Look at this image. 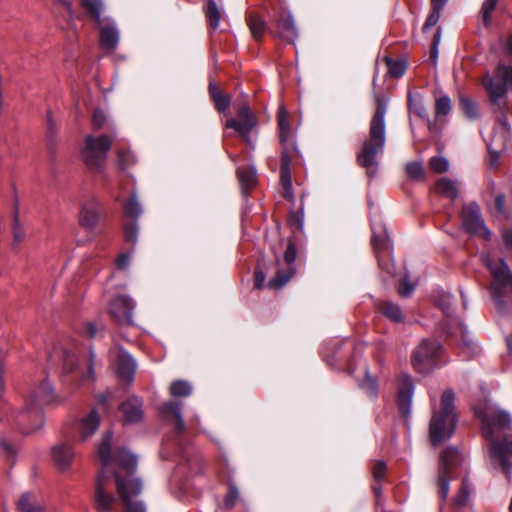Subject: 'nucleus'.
I'll use <instances>...</instances> for the list:
<instances>
[{
    "label": "nucleus",
    "instance_id": "nucleus-64",
    "mask_svg": "<svg viewBox=\"0 0 512 512\" xmlns=\"http://www.w3.org/2000/svg\"><path fill=\"white\" fill-rule=\"evenodd\" d=\"M502 237L506 247L512 250V229L504 230Z\"/></svg>",
    "mask_w": 512,
    "mask_h": 512
},
{
    "label": "nucleus",
    "instance_id": "nucleus-26",
    "mask_svg": "<svg viewBox=\"0 0 512 512\" xmlns=\"http://www.w3.org/2000/svg\"><path fill=\"white\" fill-rule=\"evenodd\" d=\"M435 302L437 306L442 310V312L449 318H452L454 315V303L455 299L453 295L444 290H437L434 295Z\"/></svg>",
    "mask_w": 512,
    "mask_h": 512
},
{
    "label": "nucleus",
    "instance_id": "nucleus-14",
    "mask_svg": "<svg viewBox=\"0 0 512 512\" xmlns=\"http://www.w3.org/2000/svg\"><path fill=\"white\" fill-rule=\"evenodd\" d=\"M56 400V396L53 392L51 385L44 381L38 388H36L30 396V399L27 403L26 409L31 413H34L37 418H39L40 425H42V416L41 409L45 405H49Z\"/></svg>",
    "mask_w": 512,
    "mask_h": 512
},
{
    "label": "nucleus",
    "instance_id": "nucleus-25",
    "mask_svg": "<svg viewBox=\"0 0 512 512\" xmlns=\"http://www.w3.org/2000/svg\"><path fill=\"white\" fill-rule=\"evenodd\" d=\"M119 41V32L114 26H104L100 31V45L103 49L113 51Z\"/></svg>",
    "mask_w": 512,
    "mask_h": 512
},
{
    "label": "nucleus",
    "instance_id": "nucleus-48",
    "mask_svg": "<svg viewBox=\"0 0 512 512\" xmlns=\"http://www.w3.org/2000/svg\"><path fill=\"white\" fill-rule=\"evenodd\" d=\"M406 173L413 179H421L424 177V168L419 162H411L406 165Z\"/></svg>",
    "mask_w": 512,
    "mask_h": 512
},
{
    "label": "nucleus",
    "instance_id": "nucleus-56",
    "mask_svg": "<svg viewBox=\"0 0 512 512\" xmlns=\"http://www.w3.org/2000/svg\"><path fill=\"white\" fill-rule=\"evenodd\" d=\"M344 361V355L341 352H337L336 356H331L326 359V363L329 367L335 368H344V366L340 363Z\"/></svg>",
    "mask_w": 512,
    "mask_h": 512
},
{
    "label": "nucleus",
    "instance_id": "nucleus-53",
    "mask_svg": "<svg viewBox=\"0 0 512 512\" xmlns=\"http://www.w3.org/2000/svg\"><path fill=\"white\" fill-rule=\"evenodd\" d=\"M213 101L215 103L216 109L219 112H224L229 108L230 98L227 95L221 93L219 96L215 97Z\"/></svg>",
    "mask_w": 512,
    "mask_h": 512
},
{
    "label": "nucleus",
    "instance_id": "nucleus-30",
    "mask_svg": "<svg viewBox=\"0 0 512 512\" xmlns=\"http://www.w3.org/2000/svg\"><path fill=\"white\" fill-rule=\"evenodd\" d=\"M79 4L89 17L94 19L98 24L101 23V14L104 8L102 0H79Z\"/></svg>",
    "mask_w": 512,
    "mask_h": 512
},
{
    "label": "nucleus",
    "instance_id": "nucleus-62",
    "mask_svg": "<svg viewBox=\"0 0 512 512\" xmlns=\"http://www.w3.org/2000/svg\"><path fill=\"white\" fill-rule=\"evenodd\" d=\"M74 363H75L74 355H72L70 353H65L64 369L69 370V371H73Z\"/></svg>",
    "mask_w": 512,
    "mask_h": 512
},
{
    "label": "nucleus",
    "instance_id": "nucleus-50",
    "mask_svg": "<svg viewBox=\"0 0 512 512\" xmlns=\"http://www.w3.org/2000/svg\"><path fill=\"white\" fill-rule=\"evenodd\" d=\"M363 389H365L370 395H375L377 391V383L374 377H372L368 370L365 368V378L361 383Z\"/></svg>",
    "mask_w": 512,
    "mask_h": 512
},
{
    "label": "nucleus",
    "instance_id": "nucleus-20",
    "mask_svg": "<svg viewBox=\"0 0 512 512\" xmlns=\"http://www.w3.org/2000/svg\"><path fill=\"white\" fill-rule=\"evenodd\" d=\"M278 127L282 150L287 148L288 151H295L293 135L289 124V115L283 106H280L278 109Z\"/></svg>",
    "mask_w": 512,
    "mask_h": 512
},
{
    "label": "nucleus",
    "instance_id": "nucleus-51",
    "mask_svg": "<svg viewBox=\"0 0 512 512\" xmlns=\"http://www.w3.org/2000/svg\"><path fill=\"white\" fill-rule=\"evenodd\" d=\"M469 499V487L467 482L464 480L462 482L461 489L458 495L455 497L454 502L457 506H464Z\"/></svg>",
    "mask_w": 512,
    "mask_h": 512
},
{
    "label": "nucleus",
    "instance_id": "nucleus-54",
    "mask_svg": "<svg viewBox=\"0 0 512 512\" xmlns=\"http://www.w3.org/2000/svg\"><path fill=\"white\" fill-rule=\"evenodd\" d=\"M106 115L101 110H95L92 116V125L94 129H101L106 123Z\"/></svg>",
    "mask_w": 512,
    "mask_h": 512
},
{
    "label": "nucleus",
    "instance_id": "nucleus-43",
    "mask_svg": "<svg viewBox=\"0 0 512 512\" xmlns=\"http://www.w3.org/2000/svg\"><path fill=\"white\" fill-rule=\"evenodd\" d=\"M436 115L437 116H446L451 111V100L449 96L443 95L436 99L435 104Z\"/></svg>",
    "mask_w": 512,
    "mask_h": 512
},
{
    "label": "nucleus",
    "instance_id": "nucleus-44",
    "mask_svg": "<svg viewBox=\"0 0 512 512\" xmlns=\"http://www.w3.org/2000/svg\"><path fill=\"white\" fill-rule=\"evenodd\" d=\"M416 284L410 281L408 275L404 276L398 285V293L401 297H409L415 290Z\"/></svg>",
    "mask_w": 512,
    "mask_h": 512
},
{
    "label": "nucleus",
    "instance_id": "nucleus-28",
    "mask_svg": "<svg viewBox=\"0 0 512 512\" xmlns=\"http://www.w3.org/2000/svg\"><path fill=\"white\" fill-rule=\"evenodd\" d=\"M21 512H42L44 507L38 497L32 493H24L18 501Z\"/></svg>",
    "mask_w": 512,
    "mask_h": 512
},
{
    "label": "nucleus",
    "instance_id": "nucleus-3",
    "mask_svg": "<svg viewBox=\"0 0 512 512\" xmlns=\"http://www.w3.org/2000/svg\"><path fill=\"white\" fill-rule=\"evenodd\" d=\"M376 111L371 119L369 136L363 142L358 154L357 161L359 165L366 170L368 177L376 175L379 155L384 151L386 142L385 114L387 111L388 100L378 94H375Z\"/></svg>",
    "mask_w": 512,
    "mask_h": 512
},
{
    "label": "nucleus",
    "instance_id": "nucleus-18",
    "mask_svg": "<svg viewBox=\"0 0 512 512\" xmlns=\"http://www.w3.org/2000/svg\"><path fill=\"white\" fill-rule=\"evenodd\" d=\"M136 362L131 355L124 350L117 353V375L119 379L126 383H131L136 372Z\"/></svg>",
    "mask_w": 512,
    "mask_h": 512
},
{
    "label": "nucleus",
    "instance_id": "nucleus-60",
    "mask_svg": "<svg viewBox=\"0 0 512 512\" xmlns=\"http://www.w3.org/2000/svg\"><path fill=\"white\" fill-rule=\"evenodd\" d=\"M0 451H2L6 456H13L15 454L14 448L5 440L0 441Z\"/></svg>",
    "mask_w": 512,
    "mask_h": 512
},
{
    "label": "nucleus",
    "instance_id": "nucleus-42",
    "mask_svg": "<svg viewBox=\"0 0 512 512\" xmlns=\"http://www.w3.org/2000/svg\"><path fill=\"white\" fill-rule=\"evenodd\" d=\"M429 167L436 173H444L449 169V161L443 156H434L429 161Z\"/></svg>",
    "mask_w": 512,
    "mask_h": 512
},
{
    "label": "nucleus",
    "instance_id": "nucleus-15",
    "mask_svg": "<svg viewBox=\"0 0 512 512\" xmlns=\"http://www.w3.org/2000/svg\"><path fill=\"white\" fill-rule=\"evenodd\" d=\"M414 383L407 374H402L398 382L397 405L400 415L408 419L411 415Z\"/></svg>",
    "mask_w": 512,
    "mask_h": 512
},
{
    "label": "nucleus",
    "instance_id": "nucleus-40",
    "mask_svg": "<svg viewBox=\"0 0 512 512\" xmlns=\"http://www.w3.org/2000/svg\"><path fill=\"white\" fill-rule=\"evenodd\" d=\"M460 105L465 113V115L470 119H475L478 117V107L477 104L470 98L461 96Z\"/></svg>",
    "mask_w": 512,
    "mask_h": 512
},
{
    "label": "nucleus",
    "instance_id": "nucleus-52",
    "mask_svg": "<svg viewBox=\"0 0 512 512\" xmlns=\"http://www.w3.org/2000/svg\"><path fill=\"white\" fill-rule=\"evenodd\" d=\"M238 498H239V492H238L237 487L235 485H230L229 492L225 498L226 508L231 509L232 507H234Z\"/></svg>",
    "mask_w": 512,
    "mask_h": 512
},
{
    "label": "nucleus",
    "instance_id": "nucleus-61",
    "mask_svg": "<svg viewBox=\"0 0 512 512\" xmlns=\"http://www.w3.org/2000/svg\"><path fill=\"white\" fill-rule=\"evenodd\" d=\"M495 206L499 213L505 212V196L503 194H499L495 198Z\"/></svg>",
    "mask_w": 512,
    "mask_h": 512
},
{
    "label": "nucleus",
    "instance_id": "nucleus-6",
    "mask_svg": "<svg viewBox=\"0 0 512 512\" xmlns=\"http://www.w3.org/2000/svg\"><path fill=\"white\" fill-rule=\"evenodd\" d=\"M372 244L375 249L379 267L388 275H394L395 264L391 259L392 243L386 226L380 221H371Z\"/></svg>",
    "mask_w": 512,
    "mask_h": 512
},
{
    "label": "nucleus",
    "instance_id": "nucleus-7",
    "mask_svg": "<svg viewBox=\"0 0 512 512\" xmlns=\"http://www.w3.org/2000/svg\"><path fill=\"white\" fill-rule=\"evenodd\" d=\"M111 144L112 139L108 135L86 136L82 149V159L86 166L92 170H100L105 163Z\"/></svg>",
    "mask_w": 512,
    "mask_h": 512
},
{
    "label": "nucleus",
    "instance_id": "nucleus-35",
    "mask_svg": "<svg viewBox=\"0 0 512 512\" xmlns=\"http://www.w3.org/2000/svg\"><path fill=\"white\" fill-rule=\"evenodd\" d=\"M206 16L213 29H217L221 19V11L215 0H208L206 5Z\"/></svg>",
    "mask_w": 512,
    "mask_h": 512
},
{
    "label": "nucleus",
    "instance_id": "nucleus-63",
    "mask_svg": "<svg viewBox=\"0 0 512 512\" xmlns=\"http://www.w3.org/2000/svg\"><path fill=\"white\" fill-rule=\"evenodd\" d=\"M265 281V274L261 270L255 272V287L260 289L263 287Z\"/></svg>",
    "mask_w": 512,
    "mask_h": 512
},
{
    "label": "nucleus",
    "instance_id": "nucleus-8",
    "mask_svg": "<svg viewBox=\"0 0 512 512\" xmlns=\"http://www.w3.org/2000/svg\"><path fill=\"white\" fill-rule=\"evenodd\" d=\"M442 346L436 340H423L412 355V363L415 370L426 374L438 366V357Z\"/></svg>",
    "mask_w": 512,
    "mask_h": 512
},
{
    "label": "nucleus",
    "instance_id": "nucleus-58",
    "mask_svg": "<svg viewBox=\"0 0 512 512\" xmlns=\"http://www.w3.org/2000/svg\"><path fill=\"white\" fill-rule=\"evenodd\" d=\"M499 44L506 55L512 56V35L500 38Z\"/></svg>",
    "mask_w": 512,
    "mask_h": 512
},
{
    "label": "nucleus",
    "instance_id": "nucleus-24",
    "mask_svg": "<svg viewBox=\"0 0 512 512\" xmlns=\"http://www.w3.org/2000/svg\"><path fill=\"white\" fill-rule=\"evenodd\" d=\"M100 425V417L95 410H91L87 415L81 418L78 431L81 441L87 440L98 429Z\"/></svg>",
    "mask_w": 512,
    "mask_h": 512
},
{
    "label": "nucleus",
    "instance_id": "nucleus-1",
    "mask_svg": "<svg viewBox=\"0 0 512 512\" xmlns=\"http://www.w3.org/2000/svg\"><path fill=\"white\" fill-rule=\"evenodd\" d=\"M111 442L112 433L106 432L97 449L102 470L96 481V509L98 512H117L121 502L123 512H146L145 504L137 499L142 491V483L134 475L137 459L124 449L118 450L113 458L117 468L111 476Z\"/></svg>",
    "mask_w": 512,
    "mask_h": 512
},
{
    "label": "nucleus",
    "instance_id": "nucleus-5",
    "mask_svg": "<svg viewBox=\"0 0 512 512\" xmlns=\"http://www.w3.org/2000/svg\"><path fill=\"white\" fill-rule=\"evenodd\" d=\"M490 101L503 112L506 108L505 97L508 91L512 92V65L499 64L491 76L487 73L482 81Z\"/></svg>",
    "mask_w": 512,
    "mask_h": 512
},
{
    "label": "nucleus",
    "instance_id": "nucleus-29",
    "mask_svg": "<svg viewBox=\"0 0 512 512\" xmlns=\"http://www.w3.org/2000/svg\"><path fill=\"white\" fill-rule=\"evenodd\" d=\"M372 473H373L374 480L376 482L372 486V489H373L375 495L377 496V503H376V505H377V507H379L381 505L380 496H381V493H382L380 482L384 479L385 473H386V464H385V462H383L381 460L376 461L373 464Z\"/></svg>",
    "mask_w": 512,
    "mask_h": 512
},
{
    "label": "nucleus",
    "instance_id": "nucleus-34",
    "mask_svg": "<svg viewBox=\"0 0 512 512\" xmlns=\"http://www.w3.org/2000/svg\"><path fill=\"white\" fill-rule=\"evenodd\" d=\"M125 216L137 220L142 214V207L136 193H132L129 200L124 204Z\"/></svg>",
    "mask_w": 512,
    "mask_h": 512
},
{
    "label": "nucleus",
    "instance_id": "nucleus-2",
    "mask_svg": "<svg viewBox=\"0 0 512 512\" xmlns=\"http://www.w3.org/2000/svg\"><path fill=\"white\" fill-rule=\"evenodd\" d=\"M482 421V434L488 441L490 467L512 482V417L509 412L488 406L477 411Z\"/></svg>",
    "mask_w": 512,
    "mask_h": 512
},
{
    "label": "nucleus",
    "instance_id": "nucleus-31",
    "mask_svg": "<svg viewBox=\"0 0 512 512\" xmlns=\"http://www.w3.org/2000/svg\"><path fill=\"white\" fill-rule=\"evenodd\" d=\"M160 412L164 417L173 415L177 420V430L184 429V422L181 415V405L175 401H167L162 404Z\"/></svg>",
    "mask_w": 512,
    "mask_h": 512
},
{
    "label": "nucleus",
    "instance_id": "nucleus-11",
    "mask_svg": "<svg viewBox=\"0 0 512 512\" xmlns=\"http://www.w3.org/2000/svg\"><path fill=\"white\" fill-rule=\"evenodd\" d=\"M257 120L248 105L243 104L238 108L237 118H230L226 121L225 127L235 130V132L248 145H253L250 133L255 128Z\"/></svg>",
    "mask_w": 512,
    "mask_h": 512
},
{
    "label": "nucleus",
    "instance_id": "nucleus-22",
    "mask_svg": "<svg viewBox=\"0 0 512 512\" xmlns=\"http://www.w3.org/2000/svg\"><path fill=\"white\" fill-rule=\"evenodd\" d=\"M100 216V204L96 199H90L83 203L80 213L79 222L85 228H93L96 226Z\"/></svg>",
    "mask_w": 512,
    "mask_h": 512
},
{
    "label": "nucleus",
    "instance_id": "nucleus-9",
    "mask_svg": "<svg viewBox=\"0 0 512 512\" xmlns=\"http://www.w3.org/2000/svg\"><path fill=\"white\" fill-rule=\"evenodd\" d=\"M460 461V454L456 448H446L440 456L439 465V496L445 500L449 493V483L455 474V470Z\"/></svg>",
    "mask_w": 512,
    "mask_h": 512
},
{
    "label": "nucleus",
    "instance_id": "nucleus-10",
    "mask_svg": "<svg viewBox=\"0 0 512 512\" xmlns=\"http://www.w3.org/2000/svg\"><path fill=\"white\" fill-rule=\"evenodd\" d=\"M490 154L489 165L493 167L498 162L501 153H508L511 148V128L506 118L499 120L491 141L487 144Z\"/></svg>",
    "mask_w": 512,
    "mask_h": 512
},
{
    "label": "nucleus",
    "instance_id": "nucleus-36",
    "mask_svg": "<svg viewBox=\"0 0 512 512\" xmlns=\"http://www.w3.org/2000/svg\"><path fill=\"white\" fill-rule=\"evenodd\" d=\"M380 309L381 312L392 321L401 322L403 319L402 311L397 304L383 302Z\"/></svg>",
    "mask_w": 512,
    "mask_h": 512
},
{
    "label": "nucleus",
    "instance_id": "nucleus-39",
    "mask_svg": "<svg viewBox=\"0 0 512 512\" xmlns=\"http://www.w3.org/2000/svg\"><path fill=\"white\" fill-rule=\"evenodd\" d=\"M499 0H485L481 7V17L485 26H489L492 20V14Z\"/></svg>",
    "mask_w": 512,
    "mask_h": 512
},
{
    "label": "nucleus",
    "instance_id": "nucleus-41",
    "mask_svg": "<svg viewBox=\"0 0 512 512\" xmlns=\"http://www.w3.org/2000/svg\"><path fill=\"white\" fill-rule=\"evenodd\" d=\"M385 61L388 67V72L391 76L398 78L404 75L406 66L403 61H394L389 57H386Z\"/></svg>",
    "mask_w": 512,
    "mask_h": 512
},
{
    "label": "nucleus",
    "instance_id": "nucleus-45",
    "mask_svg": "<svg viewBox=\"0 0 512 512\" xmlns=\"http://www.w3.org/2000/svg\"><path fill=\"white\" fill-rule=\"evenodd\" d=\"M125 240L133 245L136 244L138 236V226L135 220L124 224Z\"/></svg>",
    "mask_w": 512,
    "mask_h": 512
},
{
    "label": "nucleus",
    "instance_id": "nucleus-27",
    "mask_svg": "<svg viewBox=\"0 0 512 512\" xmlns=\"http://www.w3.org/2000/svg\"><path fill=\"white\" fill-rule=\"evenodd\" d=\"M434 191L443 197L455 200L458 196L456 183L447 177L440 178L435 186Z\"/></svg>",
    "mask_w": 512,
    "mask_h": 512
},
{
    "label": "nucleus",
    "instance_id": "nucleus-21",
    "mask_svg": "<svg viewBox=\"0 0 512 512\" xmlns=\"http://www.w3.org/2000/svg\"><path fill=\"white\" fill-rule=\"evenodd\" d=\"M120 410L124 424H134L143 418V402L137 397H130L124 401Z\"/></svg>",
    "mask_w": 512,
    "mask_h": 512
},
{
    "label": "nucleus",
    "instance_id": "nucleus-4",
    "mask_svg": "<svg viewBox=\"0 0 512 512\" xmlns=\"http://www.w3.org/2000/svg\"><path fill=\"white\" fill-rule=\"evenodd\" d=\"M432 404V416L429 425V436L433 446L442 444L451 438L455 432L458 422V414L455 409V393L452 389H447L442 393L440 403Z\"/></svg>",
    "mask_w": 512,
    "mask_h": 512
},
{
    "label": "nucleus",
    "instance_id": "nucleus-32",
    "mask_svg": "<svg viewBox=\"0 0 512 512\" xmlns=\"http://www.w3.org/2000/svg\"><path fill=\"white\" fill-rule=\"evenodd\" d=\"M248 26L252 37L255 40H260L266 32L267 25L265 20L257 14L251 13L247 19Z\"/></svg>",
    "mask_w": 512,
    "mask_h": 512
},
{
    "label": "nucleus",
    "instance_id": "nucleus-37",
    "mask_svg": "<svg viewBox=\"0 0 512 512\" xmlns=\"http://www.w3.org/2000/svg\"><path fill=\"white\" fill-rule=\"evenodd\" d=\"M170 394L173 397H187L192 392L191 385L183 380H176L170 385Z\"/></svg>",
    "mask_w": 512,
    "mask_h": 512
},
{
    "label": "nucleus",
    "instance_id": "nucleus-23",
    "mask_svg": "<svg viewBox=\"0 0 512 512\" xmlns=\"http://www.w3.org/2000/svg\"><path fill=\"white\" fill-rule=\"evenodd\" d=\"M51 454L55 465L62 471L67 470L74 459L73 448L67 443L55 445Z\"/></svg>",
    "mask_w": 512,
    "mask_h": 512
},
{
    "label": "nucleus",
    "instance_id": "nucleus-13",
    "mask_svg": "<svg viewBox=\"0 0 512 512\" xmlns=\"http://www.w3.org/2000/svg\"><path fill=\"white\" fill-rule=\"evenodd\" d=\"M270 33L283 42L294 43L298 37V29L291 12L281 8L274 18V28Z\"/></svg>",
    "mask_w": 512,
    "mask_h": 512
},
{
    "label": "nucleus",
    "instance_id": "nucleus-38",
    "mask_svg": "<svg viewBox=\"0 0 512 512\" xmlns=\"http://www.w3.org/2000/svg\"><path fill=\"white\" fill-rule=\"evenodd\" d=\"M408 105H409L410 111L412 113H414L415 115H417L423 119L427 117L426 108H425L423 101L419 95L417 97H413V95L411 93H409Z\"/></svg>",
    "mask_w": 512,
    "mask_h": 512
},
{
    "label": "nucleus",
    "instance_id": "nucleus-46",
    "mask_svg": "<svg viewBox=\"0 0 512 512\" xmlns=\"http://www.w3.org/2000/svg\"><path fill=\"white\" fill-rule=\"evenodd\" d=\"M288 224L295 229L302 230L304 224V214L300 207L296 211H291L288 217Z\"/></svg>",
    "mask_w": 512,
    "mask_h": 512
},
{
    "label": "nucleus",
    "instance_id": "nucleus-17",
    "mask_svg": "<svg viewBox=\"0 0 512 512\" xmlns=\"http://www.w3.org/2000/svg\"><path fill=\"white\" fill-rule=\"evenodd\" d=\"M296 247L293 243H289L285 253L284 261L288 265L286 271H278L276 276L269 280L267 286L273 289H279L283 287L295 274L296 269L294 267V261L296 259Z\"/></svg>",
    "mask_w": 512,
    "mask_h": 512
},
{
    "label": "nucleus",
    "instance_id": "nucleus-49",
    "mask_svg": "<svg viewBox=\"0 0 512 512\" xmlns=\"http://www.w3.org/2000/svg\"><path fill=\"white\" fill-rule=\"evenodd\" d=\"M441 13H442L441 10L432 8V11L428 15V17H427V19H426V21H425V23L423 25V31L424 32H427L429 29L434 27L439 22L440 17H441Z\"/></svg>",
    "mask_w": 512,
    "mask_h": 512
},
{
    "label": "nucleus",
    "instance_id": "nucleus-59",
    "mask_svg": "<svg viewBox=\"0 0 512 512\" xmlns=\"http://www.w3.org/2000/svg\"><path fill=\"white\" fill-rule=\"evenodd\" d=\"M130 254L126 253V254H121L118 259H117V266L120 268V269H125L128 267L129 265V262H130Z\"/></svg>",
    "mask_w": 512,
    "mask_h": 512
},
{
    "label": "nucleus",
    "instance_id": "nucleus-47",
    "mask_svg": "<svg viewBox=\"0 0 512 512\" xmlns=\"http://www.w3.org/2000/svg\"><path fill=\"white\" fill-rule=\"evenodd\" d=\"M26 233L20 225L18 213L15 212L13 218V243L19 245L25 239Z\"/></svg>",
    "mask_w": 512,
    "mask_h": 512
},
{
    "label": "nucleus",
    "instance_id": "nucleus-12",
    "mask_svg": "<svg viewBox=\"0 0 512 512\" xmlns=\"http://www.w3.org/2000/svg\"><path fill=\"white\" fill-rule=\"evenodd\" d=\"M462 225L466 232L471 235H477L486 240L491 237V232L482 218L480 207L475 202L469 203L463 207Z\"/></svg>",
    "mask_w": 512,
    "mask_h": 512
},
{
    "label": "nucleus",
    "instance_id": "nucleus-19",
    "mask_svg": "<svg viewBox=\"0 0 512 512\" xmlns=\"http://www.w3.org/2000/svg\"><path fill=\"white\" fill-rule=\"evenodd\" d=\"M287 148L282 150L281 167H280V183L283 188V196L288 200H293L292 176L290 170L291 153Z\"/></svg>",
    "mask_w": 512,
    "mask_h": 512
},
{
    "label": "nucleus",
    "instance_id": "nucleus-57",
    "mask_svg": "<svg viewBox=\"0 0 512 512\" xmlns=\"http://www.w3.org/2000/svg\"><path fill=\"white\" fill-rule=\"evenodd\" d=\"M462 352L465 353L464 357L468 358L476 352V346L471 339H463L461 344Z\"/></svg>",
    "mask_w": 512,
    "mask_h": 512
},
{
    "label": "nucleus",
    "instance_id": "nucleus-33",
    "mask_svg": "<svg viewBox=\"0 0 512 512\" xmlns=\"http://www.w3.org/2000/svg\"><path fill=\"white\" fill-rule=\"evenodd\" d=\"M237 175L244 190L250 189L256 183V170L253 167H239Z\"/></svg>",
    "mask_w": 512,
    "mask_h": 512
},
{
    "label": "nucleus",
    "instance_id": "nucleus-16",
    "mask_svg": "<svg viewBox=\"0 0 512 512\" xmlns=\"http://www.w3.org/2000/svg\"><path fill=\"white\" fill-rule=\"evenodd\" d=\"M134 307L129 296H117L110 303V314L119 324L132 325Z\"/></svg>",
    "mask_w": 512,
    "mask_h": 512
},
{
    "label": "nucleus",
    "instance_id": "nucleus-55",
    "mask_svg": "<svg viewBox=\"0 0 512 512\" xmlns=\"http://www.w3.org/2000/svg\"><path fill=\"white\" fill-rule=\"evenodd\" d=\"M118 160H119L120 167L122 169H125L131 163L134 162V157H133L132 153L129 150H126V151L119 152Z\"/></svg>",
    "mask_w": 512,
    "mask_h": 512
}]
</instances>
